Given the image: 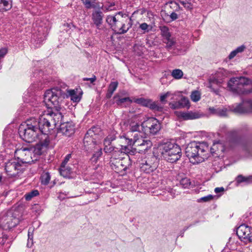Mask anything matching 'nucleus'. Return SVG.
<instances>
[{
  "mask_svg": "<svg viewBox=\"0 0 252 252\" xmlns=\"http://www.w3.org/2000/svg\"><path fill=\"white\" fill-rule=\"evenodd\" d=\"M186 156L194 161L191 162L194 164L202 162L207 158L209 153L208 144L205 142H197L192 141L188 144L185 149Z\"/></svg>",
  "mask_w": 252,
  "mask_h": 252,
  "instance_id": "20e7f679",
  "label": "nucleus"
},
{
  "mask_svg": "<svg viewBox=\"0 0 252 252\" xmlns=\"http://www.w3.org/2000/svg\"><path fill=\"white\" fill-rule=\"evenodd\" d=\"M70 158H71L70 154H68L67 155H66L65 158H64L63 161L61 165H67V163L68 162V161L69 160Z\"/></svg>",
  "mask_w": 252,
  "mask_h": 252,
  "instance_id": "6e6d98bb",
  "label": "nucleus"
},
{
  "mask_svg": "<svg viewBox=\"0 0 252 252\" xmlns=\"http://www.w3.org/2000/svg\"><path fill=\"white\" fill-rule=\"evenodd\" d=\"M218 107H210L209 111L211 114L217 115Z\"/></svg>",
  "mask_w": 252,
  "mask_h": 252,
  "instance_id": "864d4df0",
  "label": "nucleus"
},
{
  "mask_svg": "<svg viewBox=\"0 0 252 252\" xmlns=\"http://www.w3.org/2000/svg\"><path fill=\"white\" fill-rule=\"evenodd\" d=\"M161 34L163 37V39L171 36V34L169 32V29L166 26H161L160 27Z\"/></svg>",
  "mask_w": 252,
  "mask_h": 252,
  "instance_id": "f704fd0d",
  "label": "nucleus"
},
{
  "mask_svg": "<svg viewBox=\"0 0 252 252\" xmlns=\"http://www.w3.org/2000/svg\"><path fill=\"white\" fill-rule=\"evenodd\" d=\"M106 21L112 30L119 34L126 33L132 25L131 18L127 15L121 12L115 15L108 16Z\"/></svg>",
  "mask_w": 252,
  "mask_h": 252,
  "instance_id": "7ed1b4c3",
  "label": "nucleus"
},
{
  "mask_svg": "<svg viewBox=\"0 0 252 252\" xmlns=\"http://www.w3.org/2000/svg\"><path fill=\"white\" fill-rule=\"evenodd\" d=\"M74 126L72 123H66L60 125L59 132L69 137L74 133Z\"/></svg>",
  "mask_w": 252,
  "mask_h": 252,
  "instance_id": "a211bd4d",
  "label": "nucleus"
},
{
  "mask_svg": "<svg viewBox=\"0 0 252 252\" xmlns=\"http://www.w3.org/2000/svg\"><path fill=\"white\" fill-rule=\"evenodd\" d=\"M213 199L212 195H208L206 196L202 197L199 199V201L208 202Z\"/></svg>",
  "mask_w": 252,
  "mask_h": 252,
  "instance_id": "3c124183",
  "label": "nucleus"
},
{
  "mask_svg": "<svg viewBox=\"0 0 252 252\" xmlns=\"http://www.w3.org/2000/svg\"><path fill=\"white\" fill-rule=\"evenodd\" d=\"M7 50L6 48H2L0 49V58H3L4 56L7 54Z\"/></svg>",
  "mask_w": 252,
  "mask_h": 252,
  "instance_id": "5fc2aeb1",
  "label": "nucleus"
},
{
  "mask_svg": "<svg viewBox=\"0 0 252 252\" xmlns=\"http://www.w3.org/2000/svg\"><path fill=\"white\" fill-rule=\"evenodd\" d=\"M45 114H49L51 116L52 120H51V122L52 124L54 125V127H55L56 125L62 118V115L60 112L53 113L48 111L47 112H46Z\"/></svg>",
  "mask_w": 252,
  "mask_h": 252,
  "instance_id": "b1692460",
  "label": "nucleus"
},
{
  "mask_svg": "<svg viewBox=\"0 0 252 252\" xmlns=\"http://www.w3.org/2000/svg\"><path fill=\"white\" fill-rule=\"evenodd\" d=\"M114 4H111L110 6H109V7H107L106 6H105V7L108 10H112V9L111 8V6H114Z\"/></svg>",
  "mask_w": 252,
  "mask_h": 252,
  "instance_id": "e2e57ef3",
  "label": "nucleus"
},
{
  "mask_svg": "<svg viewBox=\"0 0 252 252\" xmlns=\"http://www.w3.org/2000/svg\"><path fill=\"white\" fill-rule=\"evenodd\" d=\"M142 132L135 133L133 138L126 137V143L128 145H132L138 148L139 151L145 152L151 148L152 143L147 137H143Z\"/></svg>",
  "mask_w": 252,
  "mask_h": 252,
  "instance_id": "9d476101",
  "label": "nucleus"
},
{
  "mask_svg": "<svg viewBox=\"0 0 252 252\" xmlns=\"http://www.w3.org/2000/svg\"><path fill=\"white\" fill-rule=\"evenodd\" d=\"M236 233L239 238L244 242H252V227L242 224L237 228Z\"/></svg>",
  "mask_w": 252,
  "mask_h": 252,
  "instance_id": "dca6fc26",
  "label": "nucleus"
},
{
  "mask_svg": "<svg viewBox=\"0 0 252 252\" xmlns=\"http://www.w3.org/2000/svg\"><path fill=\"white\" fill-rule=\"evenodd\" d=\"M59 171L62 176L69 177L71 173V168L67 165H61Z\"/></svg>",
  "mask_w": 252,
  "mask_h": 252,
  "instance_id": "a878e982",
  "label": "nucleus"
},
{
  "mask_svg": "<svg viewBox=\"0 0 252 252\" xmlns=\"http://www.w3.org/2000/svg\"><path fill=\"white\" fill-rule=\"evenodd\" d=\"M189 104V99L186 97H182L178 102L172 104L171 107L174 109L178 108H183L188 106Z\"/></svg>",
  "mask_w": 252,
  "mask_h": 252,
  "instance_id": "393cba45",
  "label": "nucleus"
},
{
  "mask_svg": "<svg viewBox=\"0 0 252 252\" xmlns=\"http://www.w3.org/2000/svg\"><path fill=\"white\" fill-rule=\"evenodd\" d=\"M115 139L112 136H108L104 140V147L111 145V142Z\"/></svg>",
  "mask_w": 252,
  "mask_h": 252,
  "instance_id": "09e8293b",
  "label": "nucleus"
},
{
  "mask_svg": "<svg viewBox=\"0 0 252 252\" xmlns=\"http://www.w3.org/2000/svg\"><path fill=\"white\" fill-rule=\"evenodd\" d=\"M159 160L154 156L147 158L140 164V169L142 171L147 174L153 172L158 168Z\"/></svg>",
  "mask_w": 252,
  "mask_h": 252,
  "instance_id": "4468645a",
  "label": "nucleus"
},
{
  "mask_svg": "<svg viewBox=\"0 0 252 252\" xmlns=\"http://www.w3.org/2000/svg\"><path fill=\"white\" fill-rule=\"evenodd\" d=\"M66 94L58 87L47 90L44 94V101L49 107H59L60 103L65 97Z\"/></svg>",
  "mask_w": 252,
  "mask_h": 252,
  "instance_id": "6e6552de",
  "label": "nucleus"
},
{
  "mask_svg": "<svg viewBox=\"0 0 252 252\" xmlns=\"http://www.w3.org/2000/svg\"><path fill=\"white\" fill-rule=\"evenodd\" d=\"M100 132V128L94 126L88 130L84 138V145L86 151L92 152L95 150L97 146L98 135Z\"/></svg>",
  "mask_w": 252,
  "mask_h": 252,
  "instance_id": "9b49d317",
  "label": "nucleus"
},
{
  "mask_svg": "<svg viewBox=\"0 0 252 252\" xmlns=\"http://www.w3.org/2000/svg\"><path fill=\"white\" fill-rule=\"evenodd\" d=\"M51 179L50 173L48 172H43L41 175L40 180L42 185H47Z\"/></svg>",
  "mask_w": 252,
  "mask_h": 252,
  "instance_id": "7c9ffc66",
  "label": "nucleus"
},
{
  "mask_svg": "<svg viewBox=\"0 0 252 252\" xmlns=\"http://www.w3.org/2000/svg\"><path fill=\"white\" fill-rule=\"evenodd\" d=\"M223 146L220 141L214 142L211 148L209 149V152L212 154H214L217 151L223 152Z\"/></svg>",
  "mask_w": 252,
  "mask_h": 252,
  "instance_id": "cd10ccee",
  "label": "nucleus"
},
{
  "mask_svg": "<svg viewBox=\"0 0 252 252\" xmlns=\"http://www.w3.org/2000/svg\"><path fill=\"white\" fill-rule=\"evenodd\" d=\"M246 49V46L242 45L238 47L235 50L231 52L229 54L228 58L229 60H231L234 58L238 53L243 52Z\"/></svg>",
  "mask_w": 252,
  "mask_h": 252,
  "instance_id": "c756f323",
  "label": "nucleus"
},
{
  "mask_svg": "<svg viewBox=\"0 0 252 252\" xmlns=\"http://www.w3.org/2000/svg\"><path fill=\"white\" fill-rule=\"evenodd\" d=\"M139 28L143 31L144 32H147L152 30V26L146 23H143L139 25Z\"/></svg>",
  "mask_w": 252,
  "mask_h": 252,
  "instance_id": "ea45409f",
  "label": "nucleus"
},
{
  "mask_svg": "<svg viewBox=\"0 0 252 252\" xmlns=\"http://www.w3.org/2000/svg\"><path fill=\"white\" fill-rule=\"evenodd\" d=\"M172 95L170 92H167L160 95V101L162 103L165 104L167 102L166 98Z\"/></svg>",
  "mask_w": 252,
  "mask_h": 252,
  "instance_id": "37998d69",
  "label": "nucleus"
},
{
  "mask_svg": "<svg viewBox=\"0 0 252 252\" xmlns=\"http://www.w3.org/2000/svg\"><path fill=\"white\" fill-rule=\"evenodd\" d=\"M95 150L97 151L94 154L93 156L92 157V160L93 161H96L98 158L101 156L102 155V150L101 148L99 147H96Z\"/></svg>",
  "mask_w": 252,
  "mask_h": 252,
  "instance_id": "e433bc0d",
  "label": "nucleus"
},
{
  "mask_svg": "<svg viewBox=\"0 0 252 252\" xmlns=\"http://www.w3.org/2000/svg\"><path fill=\"white\" fill-rule=\"evenodd\" d=\"M51 120L52 117L49 114L44 113L40 116L38 119H36V122L38 123L36 126L39 130L41 133V144L43 146L48 147L50 140L49 139L48 134L51 130L55 128L54 125L52 124Z\"/></svg>",
  "mask_w": 252,
  "mask_h": 252,
  "instance_id": "423d86ee",
  "label": "nucleus"
},
{
  "mask_svg": "<svg viewBox=\"0 0 252 252\" xmlns=\"http://www.w3.org/2000/svg\"><path fill=\"white\" fill-rule=\"evenodd\" d=\"M25 169V164H22L18 159H12L5 164V169L7 175L14 177L22 173Z\"/></svg>",
  "mask_w": 252,
  "mask_h": 252,
  "instance_id": "ddd939ff",
  "label": "nucleus"
},
{
  "mask_svg": "<svg viewBox=\"0 0 252 252\" xmlns=\"http://www.w3.org/2000/svg\"><path fill=\"white\" fill-rule=\"evenodd\" d=\"M223 191H224V188L223 187L216 188L215 189V192L216 193H219L220 192H223Z\"/></svg>",
  "mask_w": 252,
  "mask_h": 252,
  "instance_id": "bf43d9fd",
  "label": "nucleus"
},
{
  "mask_svg": "<svg viewBox=\"0 0 252 252\" xmlns=\"http://www.w3.org/2000/svg\"><path fill=\"white\" fill-rule=\"evenodd\" d=\"M3 239H7V236H3Z\"/></svg>",
  "mask_w": 252,
  "mask_h": 252,
  "instance_id": "774afa93",
  "label": "nucleus"
},
{
  "mask_svg": "<svg viewBox=\"0 0 252 252\" xmlns=\"http://www.w3.org/2000/svg\"><path fill=\"white\" fill-rule=\"evenodd\" d=\"M170 18L172 19V20H175L177 19L178 15L175 12H172L170 14Z\"/></svg>",
  "mask_w": 252,
  "mask_h": 252,
  "instance_id": "052dcab7",
  "label": "nucleus"
},
{
  "mask_svg": "<svg viewBox=\"0 0 252 252\" xmlns=\"http://www.w3.org/2000/svg\"><path fill=\"white\" fill-rule=\"evenodd\" d=\"M83 80L90 81L92 83H93L96 80V77L95 76H94L92 78H83Z\"/></svg>",
  "mask_w": 252,
  "mask_h": 252,
  "instance_id": "13d9d810",
  "label": "nucleus"
},
{
  "mask_svg": "<svg viewBox=\"0 0 252 252\" xmlns=\"http://www.w3.org/2000/svg\"><path fill=\"white\" fill-rule=\"evenodd\" d=\"M114 99H115V102L118 105L121 106L126 102H132V100L128 97L121 98L119 94H117L114 96Z\"/></svg>",
  "mask_w": 252,
  "mask_h": 252,
  "instance_id": "c85d7f7f",
  "label": "nucleus"
},
{
  "mask_svg": "<svg viewBox=\"0 0 252 252\" xmlns=\"http://www.w3.org/2000/svg\"><path fill=\"white\" fill-rule=\"evenodd\" d=\"M227 89L235 94H246L252 92V82L245 77H233L227 83Z\"/></svg>",
  "mask_w": 252,
  "mask_h": 252,
  "instance_id": "39448f33",
  "label": "nucleus"
},
{
  "mask_svg": "<svg viewBox=\"0 0 252 252\" xmlns=\"http://www.w3.org/2000/svg\"><path fill=\"white\" fill-rule=\"evenodd\" d=\"M228 75L227 71L223 68H219L215 74L209 79L208 87L216 94H219V90L215 87L216 85L219 86L223 81V79Z\"/></svg>",
  "mask_w": 252,
  "mask_h": 252,
  "instance_id": "f8f14e48",
  "label": "nucleus"
},
{
  "mask_svg": "<svg viewBox=\"0 0 252 252\" xmlns=\"http://www.w3.org/2000/svg\"><path fill=\"white\" fill-rule=\"evenodd\" d=\"M119 150L122 154H127L130 152V149L127 146H121V148Z\"/></svg>",
  "mask_w": 252,
  "mask_h": 252,
  "instance_id": "8fccbe9b",
  "label": "nucleus"
},
{
  "mask_svg": "<svg viewBox=\"0 0 252 252\" xmlns=\"http://www.w3.org/2000/svg\"><path fill=\"white\" fill-rule=\"evenodd\" d=\"M171 4L172 5H176V6L177 5V3H176V2H171Z\"/></svg>",
  "mask_w": 252,
  "mask_h": 252,
  "instance_id": "69168bd1",
  "label": "nucleus"
},
{
  "mask_svg": "<svg viewBox=\"0 0 252 252\" xmlns=\"http://www.w3.org/2000/svg\"><path fill=\"white\" fill-rule=\"evenodd\" d=\"M163 40V42L166 44V47L168 49H170L175 44L174 39L171 38V36L165 38Z\"/></svg>",
  "mask_w": 252,
  "mask_h": 252,
  "instance_id": "473e14b6",
  "label": "nucleus"
},
{
  "mask_svg": "<svg viewBox=\"0 0 252 252\" xmlns=\"http://www.w3.org/2000/svg\"><path fill=\"white\" fill-rule=\"evenodd\" d=\"M190 97L193 101L197 102L200 99V94L198 91H193L190 95Z\"/></svg>",
  "mask_w": 252,
  "mask_h": 252,
  "instance_id": "79ce46f5",
  "label": "nucleus"
},
{
  "mask_svg": "<svg viewBox=\"0 0 252 252\" xmlns=\"http://www.w3.org/2000/svg\"><path fill=\"white\" fill-rule=\"evenodd\" d=\"M67 94H66V97H69L70 99L75 102H79L81 98V95L77 92V91L74 90H69L67 91Z\"/></svg>",
  "mask_w": 252,
  "mask_h": 252,
  "instance_id": "5701e85b",
  "label": "nucleus"
},
{
  "mask_svg": "<svg viewBox=\"0 0 252 252\" xmlns=\"http://www.w3.org/2000/svg\"><path fill=\"white\" fill-rule=\"evenodd\" d=\"M147 124L149 125L150 132L153 134H155L158 132L161 128L159 122L154 118L149 119L147 121Z\"/></svg>",
  "mask_w": 252,
  "mask_h": 252,
  "instance_id": "6ab92c4d",
  "label": "nucleus"
},
{
  "mask_svg": "<svg viewBox=\"0 0 252 252\" xmlns=\"http://www.w3.org/2000/svg\"><path fill=\"white\" fill-rule=\"evenodd\" d=\"M251 111H252V101L250 99L243 101L235 107L233 106V111L239 114L247 113Z\"/></svg>",
  "mask_w": 252,
  "mask_h": 252,
  "instance_id": "f3484780",
  "label": "nucleus"
},
{
  "mask_svg": "<svg viewBox=\"0 0 252 252\" xmlns=\"http://www.w3.org/2000/svg\"><path fill=\"white\" fill-rule=\"evenodd\" d=\"M22 220V214L18 210H10L0 214V227L9 230L18 225Z\"/></svg>",
  "mask_w": 252,
  "mask_h": 252,
  "instance_id": "0eeeda50",
  "label": "nucleus"
},
{
  "mask_svg": "<svg viewBox=\"0 0 252 252\" xmlns=\"http://www.w3.org/2000/svg\"><path fill=\"white\" fill-rule=\"evenodd\" d=\"M112 164L114 165L113 168L116 172L124 175L126 170L131 165V163L129 156L126 155V157L113 161Z\"/></svg>",
  "mask_w": 252,
  "mask_h": 252,
  "instance_id": "2eb2a0df",
  "label": "nucleus"
},
{
  "mask_svg": "<svg viewBox=\"0 0 252 252\" xmlns=\"http://www.w3.org/2000/svg\"><path fill=\"white\" fill-rule=\"evenodd\" d=\"M47 148L41 143L34 147H22L15 152V156L22 164L32 163L37 161L43 151Z\"/></svg>",
  "mask_w": 252,
  "mask_h": 252,
  "instance_id": "f03ea898",
  "label": "nucleus"
},
{
  "mask_svg": "<svg viewBox=\"0 0 252 252\" xmlns=\"http://www.w3.org/2000/svg\"><path fill=\"white\" fill-rule=\"evenodd\" d=\"M39 194L38 191L37 190H32L25 195V198L26 200H30L34 196H36Z\"/></svg>",
  "mask_w": 252,
  "mask_h": 252,
  "instance_id": "c9c22d12",
  "label": "nucleus"
},
{
  "mask_svg": "<svg viewBox=\"0 0 252 252\" xmlns=\"http://www.w3.org/2000/svg\"><path fill=\"white\" fill-rule=\"evenodd\" d=\"M227 111H228L227 109L225 107H218L217 116H220V117L226 116L227 114Z\"/></svg>",
  "mask_w": 252,
  "mask_h": 252,
  "instance_id": "a19ab883",
  "label": "nucleus"
},
{
  "mask_svg": "<svg viewBox=\"0 0 252 252\" xmlns=\"http://www.w3.org/2000/svg\"><path fill=\"white\" fill-rule=\"evenodd\" d=\"M248 180V178H247L242 175H239L237 178V181L238 183L247 182Z\"/></svg>",
  "mask_w": 252,
  "mask_h": 252,
  "instance_id": "603ef678",
  "label": "nucleus"
},
{
  "mask_svg": "<svg viewBox=\"0 0 252 252\" xmlns=\"http://www.w3.org/2000/svg\"><path fill=\"white\" fill-rule=\"evenodd\" d=\"M103 14L99 10H95L92 13V20L94 24L98 28L102 22Z\"/></svg>",
  "mask_w": 252,
  "mask_h": 252,
  "instance_id": "4be33fe9",
  "label": "nucleus"
},
{
  "mask_svg": "<svg viewBox=\"0 0 252 252\" xmlns=\"http://www.w3.org/2000/svg\"><path fill=\"white\" fill-rule=\"evenodd\" d=\"M118 85V83L117 82H112L109 84L108 90L114 93L117 88Z\"/></svg>",
  "mask_w": 252,
  "mask_h": 252,
  "instance_id": "de8ad7c7",
  "label": "nucleus"
},
{
  "mask_svg": "<svg viewBox=\"0 0 252 252\" xmlns=\"http://www.w3.org/2000/svg\"><path fill=\"white\" fill-rule=\"evenodd\" d=\"M161 154L168 162L173 163L178 160L181 157L182 153L180 147L175 143L167 142L161 147Z\"/></svg>",
  "mask_w": 252,
  "mask_h": 252,
  "instance_id": "1a4fd4ad",
  "label": "nucleus"
},
{
  "mask_svg": "<svg viewBox=\"0 0 252 252\" xmlns=\"http://www.w3.org/2000/svg\"><path fill=\"white\" fill-rule=\"evenodd\" d=\"M142 125H140L138 122L131 121L129 126V131L127 132L126 136L124 137L126 139V137H128L130 136H133L131 134L132 133L137 132L136 133L141 132L140 129L142 128Z\"/></svg>",
  "mask_w": 252,
  "mask_h": 252,
  "instance_id": "412c9836",
  "label": "nucleus"
},
{
  "mask_svg": "<svg viewBox=\"0 0 252 252\" xmlns=\"http://www.w3.org/2000/svg\"><path fill=\"white\" fill-rule=\"evenodd\" d=\"M193 0H179L180 2L187 9L192 8V1Z\"/></svg>",
  "mask_w": 252,
  "mask_h": 252,
  "instance_id": "58836bf2",
  "label": "nucleus"
},
{
  "mask_svg": "<svg viewBox=\"0 0 252 252\" xmlns=\"http://www.w3.org/2000/svg\"><path fill=\"white\" fill-rule=\"evenodd\" d=\"M182 53V51H180V52H175H175H174V53H175V54H180V53Z\"/></svg>",
  "mask_w": 252,
  "mask_h": 252,
  "instance_id": "338daca9",
  "label": "nucleus"
},
{
  "mask_svg": "<svg viewBox=\"0 0 252 252\" xmlns=\"http://www.w3.org/2000/svg\"><path fill=\"white\" fill-rule=\"evenodd\" d=\"M202 115L197 112H180L178 117L184 120H193L200 118Z\"/></svg>",
  "mask_w": 252,
  "mask_h": 252,
  "instance_id": "aec40b11",
  "label": "nucleus"
},
{
  "mask_svg": "<svg viewBox=\"0 0 252 252\" xmlns=\"http://www.w3.org/2000/svg\"><path fill=\"white\" fill-rule=\"evenodd\" d=\"M183 75V72L179 69H174L171 72L172 76L175 79H181Z\"/></svg>",
  "mask_w": 252,
  "mask_h": 252,
  "instance_id": "2f4dec72",
  "label": "nucleus"
},
{
  "mask_svg": "<svg viewBox=\"0 0 252 252\" xmlns=\"http://www.w3.org/2000/svg\"><path fill=\"white\" fill-rule=\"evenodd\" d=\"M117 150L118 148L114 147L111 145L105 146L104 148V151L106 153H112L113 154V152L116 150Z\"/></svg>",
  "mask_w": 252,
  "mask_h": 252,
  "instance_id": "49530a36",
  "label": "nucleus"
},
{
  "mask_svg": "<svg viewBox=\"0 0 252 252\" xmlns=\"http://www.w3.org/2000/svg\"><path fill=\"white\" fill-rule=\"evenodd\" d=\"M137 104L142 105L145 106H148L150 104V100L146 99L144 98H136L133 100Z\"/></svg>",
  "mask_w": 252,
  "mask_h": 252,
  "instance_id": "72a5a7b5",
  "label": "nucleus"
},
{
  "mask_svg": "<svg viewBox=\"0 0 252 252\" xmlns=\"http://www.w3.org/2000/svg\"><path fill=\"white\" fill-rule=\"evenodd\" d=\"M37 124L38 123L36 122V119L32 118L20 125L18 129L20 137L28 143L38 141L37 144H40L41 136L36 126Z\"/></svg>",
  "mask_w": 252,
  "mask_h": 252,
  "instance_id": "f257e3e1",
  "label": "nucleus"
},
{
  "mask_svg": "<svg viewBox=\"0 0 252 252\" xmlns=\"http://www.w3.org/2000/svg\"><path fill=\"white\" fill-rule=\"evenodd\" d=\"M148 107H150L152 109H158L157 105L155 103L152 102L151 100L150 104Z\"/></svg>",
  "mask_w": 252,
  "mask_h": 252,
  "instance_id": "4d7b16f0",
  "label": "nucleus"
},
{
  "mask_svg": "<svg viewBox=\"0 0 252 252\" xmlns=\"http://www.w3.org/2000/svg\"><path fill=\"white\" fill-rule=\"evenodd\" d=\"M113 93H114L113 92L110 91L109 90H107V93L106 95V98H110L112 96V95Z\"/></svg>",
  "mask_w": 252,
  "mask_h": 252,
  "instance_id": "680f3d73",
  "label": "nucleus"
},
{
  "mask_svg": "<svg viewBox=\"0 0 252 252\" xmlns=\"http://www.w3.org/2000/svg\"><path fill=\"white\" fill-rule=\"evenodd\" d=\"M94 196H95V199H94V200H95L97 199H98V196L97 194H94Z\"/></svg>",
  "mask_w": 252,
  "mask_h": 252,
  "instance_id": "0e129e2a",
  "label": "nucleus"
},
{
  "mask_svg": "<svg viewBox=\"0 0 252 252\" xmlns=\"http://www.w3.org/2000/svg\"><path fill=\"white\" fill-rule=\"evenodd\" d=\"M85 6L90 8L94 6V3L95 0H81Z\"/></svg>",
  "mask_w": 252,
  "mask_h": 252,
  "instance_id": "c03bdc74",
  "label": "nucleus"
},
{
  "mask_svg": "<svg viewBox=\"0 0 252 252\" xmlns=\"http://www.w3.org/2000/svg\"><path fill=\"white\" fill-rule=\"evenodd\" d=\"M12 7L10 0H0V11H6Z\"/></svg>",
  "mask_w": 252,
  "mask_h": 252,
  "instance_id": "bb28decb",
  "label": "nucleus"
},
{
  "mask_svg": "<svg viewBox=\"0 0 252 252\" xmlns=\"http://www.w3.org/2000/svg\"><path fill=\"white\" fill-rule=\"evenodd\" d=\"M121 155H122V154H121V151L118 148V149H116L115 151H114L113 154H112V158H114L116 160H118L119 159H121Z\"/></svg>",
  "mask_w": 252,
  "mask_h": 252,
  "instance_id": "a18cd8bd",
  "label": "nucleus"
},
{
  "mask_svg": "<svg viewBox=\"0 0 252 252\" xmlns=\"http://www.w3.org/2000/svg\"><path fill=\"white\" fill-rule=\"evenodd\" d=\"M180 183L183 188H188L190 186L191 183L188 178H184L180 180Z\"/></svg>",
  "mask_w": 252,
  "mask_h": 252,
  "instance_id": "4c0bfd02",
  "label": "nucleus"
}]
</instances>
